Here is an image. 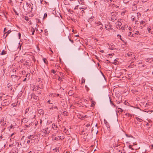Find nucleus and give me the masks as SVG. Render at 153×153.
<instances>
[{
  "instance_id": "nucleus-1",
  "label": "nucleus",
  "mask_w": 153,
  "mask_h": 153,
  "mask_svg": "<svg viewBox=\"0 0 153 153\" xmlns=\"http://www.w3.org/2000/svg\"><path fill=\"white\" fill-rule=\"evenodd\" d=\"M23 4V8L25 11L29 12L30 11V7L31 5H33V4L32 3L29 4L27 2L25 4Z\"/></svg>"
},
{
  "instance_id": "nucleus-2",
  "label": "nucleus",
  "mask_w": 153,
  "mask_h": 153,
  "mask_svg": "<svg viewBox=\"0 0 153 153\" xmlns=\"http://www.w3.org/2000/svg\"><path fill=\"white\" fill-rule=\"evenodd\" d=\"M48 128L47 127L45 129H43L42 132H43L46 135H48L50 133V131L48 130Z\"/></svg>"
},
{
  "instance_id": "nucleus-3",
  "label": "nucleus",
  "mask_w": 153,
  "mask_h": 153,
  "mask_svg": "<svg viewBox=\"0 0 153 153\" xmlns=\"http://www.w3.org/2000/svg\"><path fill=\"white\" fill-rule=\"evenodd\" d=\"M11 77L12 78V81L13 82H15L16 81H17V77L16 76L11 75Z\"/></svg>"
},
{
  "instance_id": "nucleus-4",
  "label": "nucleus",
  "mask_w": 153,
  "mask_h": 153,
  "mask_svg": "<svg viewBox=\"0 0 153 153\" xmlns=\"http://www.w3.org/2000/svg\"><path fill=\"white\" fill-rule=\"evenodd\" d=\"M117 19V18L115 17V15L113 14L111 17V20L112 21L114 22Z\"/></svg>"
},
{
  "instance_id": "nucleus-5",
  "label": "nucleus",
  "mask_w": 153,
  "mask_h": 153,
  "mask_svg": "<svg viewBox=\"0 0 153 153\" xmlns=\"http://www.w3.org/2000/svg\"><path fill=\"white\" fill-rule=\"evenodd\" d=\"M16 123L13 122V123L11 124V125L10 126V128H14V127L16 126Z\"/></svg>"
},
{
  "instance_id": "nucleus-6",
  "label": "nucleus",
  "mask_w": 153,
  "mask_h": 153,
  "mask_svg": "<svg viewBox=\"0 0 153 153\" xmlns=\"http://www.w3.org/2000/svg\"><path fill=\"white\" fill-rule=\"evenodd\" d=\"M52 128L55 130H57V127L56 125H55V124H53L52 125Z\"/></svg>"
},
{
  "instance_id": "nucleus-7",
  "label": "nucleus",
  "mask_w": 153,
  "mask_h": 153,
  "mask_svg": "<svg viewBox=\"0 0 153 153\" xmlns=\"http://www.w3.org/2000/svg\"><path fill=\"white\" fill-rule=\"evenodd\" d=\"M28 121V119H27L25 118H24L22 119V122H24L25 123H26Z\"/></svg>"
},
{
  "instance_id": "nucleus-8",
  "label": "nucleus",
  "mask_w": 153,
  "mask_h": 153,
  "mask_svg": "<svg viewBox=\"0 0 153 153\" xmlns=\"http://www.w3.org/2000/svg\"><path fill=\"white\" fill-rule=\"evenodd\" d=\"M10 30H8L6 32H5L4 34V36L5 37H6L7 35L9 34L10 33Z\"/></svg>"
},
{
  "instance_id": "nucleus-9",
  "label": "nucleus",
  "mask_w": 153,
  "mask_h": 153,
  "mask_svg": "<svg viewBox=\"0 0 153 153\" xmlns=\"http://www.w3.org/2000/svg\"><path fill=\"white\" fill-rule=\"evenodd\" d=\"M109 49L110 50H113L114 49V46L111 45H109Z\"/></svg>"
},
{
  "instance_id": "nucleus-10",
  "label": "nucleus",
  "mask_w": 153,
  "mask_h": 153,
  "mask_svg": "<svg viewBox=\"0 0 153 153\" xmlns=\"http://www.w3.org/2000/svg\"><path fill=\"white\" fill-rule=\"evenodd\" d=\"M34 136L33 135H31L27 137L28 139L32 140L34 138Z\"/></svg>"
},
{
  "instance_id": "nucleus-11",
  "label": "nucleus",
  "mask_w": 153,
  "mask_h": 153,
  "mask_svg": "<svg viewBox=\"0 0 153 153\" xmlns=\"http://www.w3.org/2000/svg\"><path fill=\"white\" fill-rule=\"evenodd\" d=\"M128 36H132L133 37H134L135 36L134 34H132V33L131 32H128Z\"/></svg>"
},
{
  "instance_id": "nucleus-12",
  "label": "nucleus",
  "mask_w": 153,
  "mask_h": 153,
  "mask_svg": "<svg viewBox=\"0 0 153 153\" xmlns=\"http://www.w3.org/2000/svg\"><path fill=\"white\" fill-rule=\"evenodd\" d=\"M79 3L81 4H83L84 3V1L83 0H78Z\"/></svg>"
},
{
  "instance_id": "nucleus-13",
  "label": "nucleus",
  "mask_w": 153,
  "mask_h": 153,
  "mask_svg": "<svg viewBox=\"0 0 153 153\" xmlns=\"http://www.w3.org/2000/svg\"><path fill=\"white\" fill-rule=\"evenodd\" d=\"M94 4L97 7V6H99L100 4L99 3L97 2V1H95L94 2Z\"/></svg>"
},
{
  "instance_id": "nucleus-14",
  "label": "nucleus",
  "mask_w": 153,
  "mask_h": 153,
  "mask_svg": "<svg viewBox=\"0 0 153 153\" xmlns=\"http://www.w3.org/2000/svg\"><path fill=\"white\" fill-rule=\"evenodd\" d=\"M136 118L137 119V121H139V122H142L143 121L142 119L138 117H136Z\"/></svg>"
},
{
  "instance_id": "nucleus-15",
  "label": "nucleus",
  "mask_w": 153,
  "mask_h": 153,
  "mask_svg": "<svg viewBox=\"0 0 153 153\" xmlns=\"http://www.w3.org/2000/svg\"><path fill=\"white\" fill-rule=\"evenodd\" d=\"M118 60V59H116L115 60H114V62H113V64L115 65H117V61Z\"/></svg>"
},
{
  "instance_id": "nucleus-16",
  "label": "nucleus",
  "mask_w": 153,
  "mask_h": 153,
  "mask_svg": "<svg viewBox=\"0 0 153 153\" xmlns=\"http://www.w3.org/2000/svg\"><path fill=\"white\" fill-rule=\"evenodd\" d=\"M146 21L145 20H142V21L140 22V25H143L145 24L146 23Z\"/></svg>"
},
{
  "instance_id": "nucleus-17",
  "label": "nucleus",
  "mask_w": 153,
  "mask_h": 153,
  "mask_svg": "<svg viewBox=\"0 0 153 153\" xmlns=\"http://www.w3.org/2000/svg\"><path fill=\"white\" fill-rule=\"evenodd\" d=\"M110 103L111 105H113L114 106V107H116L117 108V106L115 105L114 104V103H113L111 101V100L110 99Z\"/></svg>"
},
{
  "instance_id": "nucleus-18",
  "label": "nucleus",
  "mask_w": 153,
  "mask_h": 153,
  "mask_svg": "<svg viewBox=\"0 0 153 153\" xmlns=\"http://www.w3.org/2000/svg\"><path fill=\"white\" fill-rule=\"evenodd\" d=\"M97 26L98 27V28H99L100 30H102L103 29L102 27L103 26V25H97Z\"/></svg>"
},
{
  "instance_id": "nucleus-19",
  "label": "nucleus",
  "mask_w": 153,
  "mask_h": 153,
  "mask_svg": "<svg viewBox=\"0 0 153 153\" xmlns=\"http://www.w3.org/2000/svg\"><path fill=\"white\" fill-rule=\"evenodd\" d=\"M24 19H25L27 21H28L29 19V18L28 17L26 16H25L24 17Z\"/></svg>"
},
{
  "instance_id": "nucleus-20",
  "label": "nucleus",
  "mask_w": 153,
  "mask_h": 153,
  "mask_svg": "<svg viewBox=\"0 0 153 153\" xmlns=\"http://www.w3.org/2000/svg\"><path fill=\"white\" fill-rule=\"evenodd\" d=\"M6 54V51L4 50H3L1 53V55H3Z\"/></svg>"
},
{
  "instance_id": "nucleus-21",
  "label": "nucleus",
  "mask_w": 153,
  "mask_h": 153,
  "mask_svg": "<svg viewBox=\"0 0 153 153\" xmlns=\"http://www.w3.org/2000/svg\"><path fill=\"white\" fill-rule=\"evenodd\" d=\"M96 23L98 24V25H102V24L101 22L100 21H99V22H97V23L96 22Z\"/></svg>"
},
{
  "instance_id": "nucleus-22",
  "label": "nucleus",
  "mask_w": 153,
  "mask_h": 153,
  "mask_svg": "<svg viewBox=\"0 0 153 153\" xmlns=\"http://www.w3.org/2000/svg\"><path fill=\"white\" fill-rule=\"evenodd\" d=\"M32 123H30L29 125H25V127H24V128H27L28 127L30 126V125H32Z\"/></svg>"
},
{
  "instance_id": "nucleus-23",
  "label": "nucleus",
  "mask_w": 153,
  "mask_h": 153,
  "mask_svg": "<svg viewBox=\"0 0 153 153\" xmlns=\"http://www.w3.org/2000/svg\"><path fill=\"white\" fill-rule=\"evenodd\" d=\"M43 60L44 61V62L45 63L47 64L48 63L47 60H46V59L45 58H43Z\"/></svg>"
},
{
  "instance_id": "nucleus-24",
  "label": "nucleus",
  "mask_w": 153,
  "mask_h": 153,
  "mask_svg": "<svg viewBox=\"0 0 153 153\" xmlns=\"http://www.w3.org/2000/svg\"><path fill=\"white\" fill-rule=\"evenodd\" d=\"M123 111V110L121 108H118V112H122Z\"/></svg>"
},
{
  "instance_id": "nucleus-25",
  "label": "nucleus",
  "mask_w": 153,
  "mask_h": 153,
  "mask_svg": "<svg viewBox=\"0 0 153 153\" xmlns=\"http://www.w3.org/2000/svg\"><path fill=\"white\" fill-rule=\"evenodd\" d=\"M104 122L106 125V126H107L108 125V123L105 120H104Z\"/></svg>"
},
{
  "instance_id": "nucleus-26",
  "label": "nucleus",
  "mask_w": 153,
  "mask_h": 153,
  "mask_svg": "<svg viewBox=\"0 0 153 153\" xmlns=\"http://www.w3.org/2000/svg\"><path fill=\"white\" fill-rule=\"evenodd\" d=\"M145 24L143 25H140V26L139 27L140 28V29H142L143 28V27L145 26Z\"/></svg>"
},
{
  "instance_id": "nucleus-27",
  "label": "nucleus",
  "mask_w": 153,
  "mask_h": 153,
  "mask_svg": "<svg viewBox=\"0 0 153 153\" xmlns=\"http://www.w3.org/2000/svg\"><path fill=\"white\" fill-rule=\"evenodd\" d=\"M127 55L128 56H130L132 55V53H131V52H130V53L129 52V53H127Z\"/></svg>"
},
{
  "instance_id": "nucleus-28",
  "label": "nucleus",
  "mask_w": 153,
  "mask_h": 153,
  "mask_svg": "<svg viewBox=\"0 0 153 153\" xmlns=\"http://www.w3.org/2000/svg\"><path fill=\"white\" fill-rule=\"evenodd\" d=\"M81 117L83 118H87L88 117V116L87 115H82Z\"/></svg>"
},
{
  "instance_id": "nucleus-29",
  "label": "nucleus",
  "mask_w": 153,
  "mask_h": 153,
  "mask_svg": "<svg viewBox=\"0 0 153 153\" xmlns=\"http://www.w3.org/2000/svg\"><path fill=\"white\" fill-rule=\"evenodd\" d=\"M47 16V14L46 13H45L44 14L43 19H45Z\"/></svg>"
},
{
  "instance_id": "nucleus-30",
  "label": "nucleus",
  "mask_w": 153,
  "mask_h": 153,
  "mask_svg": "<svg viewBox=\"0 0 153 153\" xmlns=\"http://www.w3.org/2000/svg\"><path fill=\"white\" fill-rule=\"evenodd\" d=\"M133 6V8L134 7V10H137V7H136V4H134Z\"/></svg>"
},
{
  "instance_id": "nucleus-31",
  "label": "nucleus",
  "mask_w": 153,
  "mask_h": 153,
  "mask_svg": "<svg viewBox=\"0 0 153 153\" xmlns=\"http://www.w3.org/2000/svg\"><path fill=\"white\" fill-rule=\"evenodd\" d=\"M85 88H86V89L87 91H89V88L86 85H85Z\"/></svg>"
},
{
  "instance_id": "nucleus-32",
  "label": "nucleus",
  "mask_w": 153,
  "mask_h": 153,
  "mask_svg": "<svg viewBox=\"0 0 153 153\" xmlns=\"http://www.w3.org/2000/svg\"><path fill=\"white\" fill-rule=\"evenodd\" d=\"M94 17H91V18H89V20L90 21H93L94 19Z\"/></svg>"
},
{
  "instance_id": "nucleus-33",
  "label": "nucleus",
  "mask_w": 153,
  "mask_h": 153,
  "mask_svg": "<svg viewBox=\"0 0 153 153\" xmlns=\"http://www.w3.org/2000/svg\"><path fill=\"white\" fill-rule=\"evenodd\" d=\"M63 114L64 116H67V113L66 111L63 112Z\"/></svg>"
},
{
  "instance_id": "nucleus-34",
  "label": "nucleus",
  "mask_w": 153,
  "mask_h": 153,
  "mask_svg": "<svg viewBox=\"0 0 153 153\" xmlns=\"http://www.w3.org/2000/svg\"><path fill=\"white\" fill-rule=\"evenodd\" d=\"M73 92L72 91H70L69 92L68 94H70V95H72V94H73Z\"/></svg>"
},
{
  "instance_id": "nucleus-35",
  "label": "nucleus",
  "mask_w": 153,
  "mask_h": 153,
  "mask_svg": "<svg viewBox=\"0 0 153 153\" xmlns=\"http://www.w3.org/2000/svg\"><path fill=\"white\" fill-rule=\"evenodd\" d=\"M58 80L60 81H62V78L59 77L58 79Z\"/></svg>"
},
{
  "instance_id": "nucleus-36",
  "label": "nucleus",
  "mask_w": 153,
  "mask_h": 153,
  "mask_svg": "<svg viewBox=\"0 0 153 153\" xmlns=\"http://www.w3.org/2000/svg\"><path fill=\"white\" fill-rule=\"evenodd\" d=\"M53 109H56L57 110H58L57 107L56 106H53Z\"/></svg>"
},
{
  "instance_id": "nucleus-37",
  "label": "nucleus",
  "mask_w": 153,
  "mask_h": 153,
  "mask_svg": "<svg viewBox=\"0 0 153 153\" xmlns=\"http://www.w3.org/2000/svg\"><path fill=\"white\" fill-rule=\"evenodd\" d=\"M68 38L70 41L72 43H74V41L73 40H72L69 37V36H68Z\"/></svg>"
},
{
  "instance_id": "nucleus-38",
  "label": "nucleus",
  "mask_w": 153,
  "mask_h": 153,
  "mask_svg": "<svg viewBox=\"0 0 153 153\" xmlns=\"http://www.w3.org/2000/svg\"><path fill=\"white\" fill-rule=\"evenodd\" d=\"M33 5H31V6H30V11H32V10L33 9Z\"/></svg>"
},
{
  "instance_id": "nucleus-39",
  "label": "nucleus",
  "mask_w": 153,
  "mask_h": 153,
  "mask_svg": "<svg viewBox=\"0 0 153 153\" xmlns=\"http://www.w3.org/2000/svg\"><path fill=\"white\" fill-rule=\"evenodd\" d=\"M31 30L32 31V35H33L35 32V30L34 29H32Z\"/></svg>"
},
{
  "instance_id": "nucleus-40",
  "label": "nucleus",
  "mask_w": 153,
  "mask_h": 153,
  "mask_svg": "<svg viewBox=\"0 0 153 153\" xmlns=\"http://www.w3.org/2000/svg\"><path fill=\"white\" fill-rule=\"evenodd\" d=\"M135 124L137 125V126H140V123L138 122H135Z\"/></svg>"
},
{
  "instance_id": "nucleus-41",
  "label": "nucleus",
  "mask_w": 153,
  "mask_h": 153,
  "mask_svg": "<svg viewBox=\"0 0 153 153\" xmlns=\"http://www.w3.org/2000/svg\"><path fill=\"white\" fill-rule=\"evenodd\" d=\"M87 8V7H82V10H85Z\"/></svg>"
},
{
  "instance_id": "nucleus-42",
  "label": "nucleus",
  "mask_w": 153,
  "mask_h": 153,
  "mask_svg": "<svg viewBox=\"0 0 153 153\" xmlns=\"http://www.w3.org/2000/svg\"><path fill=\"white\" fill-rule=\"evenodd\" d=\"M16 104L15 103H13L11 104L12 106L13 107H14L16 106Z\"/></svg>"
},
{
  "instance_id": "nucleus-43",
  "label": "nucleus",
  "mask_w": 153,
  "mask_h": 153,
  "mask_svg": "<svg viewBox=\"0 0 153 153\" xmlns=\"http://www.w3.org/2000/svg\"><path fill=\"white\" fill-rule=\"evenodd\" d=\"M60 75L62 77L63 76H64V74L62 73H60Z\"/></svg>"
},
{
  "instance_id": "nucleus-44",
  "label": "nucleus",
  "mask_w": 153,
  "mask_h": 153,
  "mask_svg": "<svg viewBox=\"0 0 153 153\" xmlns=\"http://www.w3.org/2000/svg\"><path fill=\"white\" fill-rule=\"evenodd\" d=\"M139 33L138 31H136L135 32V34L134 35H138Z\"/></svg>"
},
{
  "instance_id": "nucleus-45",
  "label": "nucleus",
  "mask_w": 153,
  "mask_h": 153,
  "mask_svg": "<svg viewBox=\"0 0 153 153\" xmlns=\"http://www.w3.org/2000/svg\"><path fill=\"white\" fill-rule=\"evenodd\" d=\"M61 96H62V95L59 94H56L57 97L59 96L60 98L62 97Z\"/></svg>"
},
{
  "instance_id": "nucleus-46",
  "label": "nucleus",
  "mask_w": 153,
  "mask_h": 153,
  "mask_svg": "<svg viewBox=\"0 0 153 153\" xmlns=\"http://www.w3.org/2000/svg\"><path fill=\"white\" fill-rule=\"evenodd\" d=\"M78 6H79L78 5H77L74 8V10H76V9H77L78 8Z\"/></svg>"
},
{
  "instance_id": "nucleus-47",
  "label": "nucleus",
  "mask_w": 153,
  "mask_h": 153,
  "mask_svg": "<svg viewBox=\"0 0 153 153\" xmlns=\"http://www.w3.org/2000/svg\"><path fill=\"white\" fill-rule=\"evenodd\" d=\"M18 36H19V39H20V37H21V33H18Z\"/></svg>"
},
{
  "instance_id": "nucleus-48",
  "label": "nucleus",
  "mask_w": 153,
  "mask_h": 153,
  "mask_svg": "<svg viewBox=\"0 0 153 153\" xmlns=\"http://www.w3.org/2000/svg\"><path fill=\"white\" fill-rule=\"evenodd\" d=\"M84 10H82L81 11V12L82 13V14H83V13H85V11H84Z\"/></svg>"
},
{
  "instance_id": "nucleus-49",
  "label": "nucleus",
  "mask_w": 153,
  "mask_h": 153,
  "mask_svg": "<svg viewBox=\"0 0 153 153\" xmlns=\"http://www.w3.org/2000/svg\"><path fill=\"white\" fill-rule=\"evenodd\" d=\"M16 133H13L11 135V136H10V137H13V135H14V134H15Z\"/></svg>"
},
{
  "instance_id": "nucleus-50",
  "label": "nucleus",
  "mask_w": 153,
  "mask_h": 153,
  "mask_svg": "<svg viewBox=\"0 0 153 153\" xmlns=\"http://www.w3.org/2000/svg\"><path fill=\"white\" fill-rule=\"evenodd\" d=\"M10 5L13 6V4L12 3V1L11 0H10Z\"/></svg>"
},
{
  "instance_id": "nucleus-51",
  "label": "nucleus",
  "mask_w": 153,
  "mask_h": 153,
  "mask_svg": "<svg viewBox=\"0 0 153 153\" xmlns=\"http://www.w3.org/2000/svg\"><path fill=\"white\" fill-rule=\"evenodd\" d=\"M52 73L53 74H55V70H52Z\"/></svg>"
},
{
  "instance_id": "nucleus-52",
  "label": "nucleus",
  "mask_w": 153,
  "mask_h": 153,
  "mask_svg": "<svg viewBox=\"0 0 153 153\" xmlns=\"http://www.w3.org/2000/svg\"><path fill=\"white\" fill-rule=\"evenodd\" d=\"M30 140H27V143L28 144H30Z\"/></svg>"
},
{
  "instance_id": "nucleus-53",
  "label": "nucleus",
  "mask_w": 153,
  "mask_h": 153,
  "mask_svg": "<svg viewBox=\"0 0 153 153\" xmlns=\"http://www.w3.org/2000/svg\"><path fill=\"white\" fill-rule=\"evenodd\" d=\"M90 125H91V124H88L86 125V126L87 127H88L89 126H90Z\"/></svg>"
},
{
  "instance_id": "nucleus-54",
  "label": "nucleus",
  "mask_w": 153,
  "mask_h": 153,
  "mask_svg": "<svg viewBox=\"0 0 153 153\" xmlns=\"http://www.w3.org/2000/svg\"><path fill=\"white\" fill-rule=\"evenodd\" d=\"M34 123L35 126H36L37 125L38 122L37 121H36V122H35Z\"/></svg>"
},
{
  "instance_id": "nucleus-55",
  "label": "nucleus",
  "mask_w": 153,
  "mask_h": 153,
  "mask_svg": "<svg viewBox=\"0 0 153 153\" xmlns=\"http://www.w3.org/2000/svg\"><path fill=\"white\" fill-rule=\"evenodd\" d=\"M114 53H111V54H108V55H109V56H112L113 55H114Z\"/></svg>"
},
{
  "instance_id": "nucleus-56",
  "label": "nucleus",
  "mask_w": 153,
  "mask_h": 153,
  "mask_svg": "<svg viewBox=\"0 0 153 153\" xmlns=\"http://www.w3.org/2000/svg\"><path fill=\"white\" fill-rule=\"evenodd\" d=\"M132 145H130L128 146V147L130 149H131Z\"/></svg>"
},
{
  "instance_id": "nucleus-57",
  "label": "nucleus",
  "mask_w": 153,
  "mask_h": 153,
  "mask_svg": "<svg viewBox=\"0 0 153 153\" xmlns=\"http://www.w3.org/2000/svg\"><path fill=\"white\" fill-rule=\"evenodd\" d=\"M13 10L14 11V12H15L16 11L15 9V8L14 7H13Z\"/></svg>"
},
{
  "instance_id": "nucleus-58",
  "label": "nucleus",
  "mask_w": 153,
  "mask_h": 153,
  "mask_svg": "<svg viewBox=\"0 0 153 153\" xmlns=\"http://www.w3.org/2000/svg\"><path fill=\"white\" fill-rule=\"evenodd\" d=\"M151 28H149V27L148 28V31H149V32H149V31H150V30H151Z\"/></svg>"
},
{
  "instance_id": "nucleus-59",
  "label": "nucleus",
  "mask_w": 153,
  "mask_h": 153,
  "mask_svg": "<svg viewBox=\"0 0 153 153\" xmlns=\"http://www.w3.org/2000/svg\"><path fill=\"white\" fill-rule=\"evenodd\" d=\"M34 97V99H37V98L38 97H37V96H35L34 97Z\"/></svg>"
},
{
  "instance_id": "nucleus-60",
  "label": "nucleus",
  "mask_w": 153,
  "mask_h": 153,
  "mask_svg": "<svg viewBox=\"0 0 153 153\" xmlns=\"http://www.w3.org/2000/svg\"><path fill=\"white\" fill-rule=\"evenodd\" d=\"M106 61L108 63H110V61L108 60H107Z\"/></svg>"
},
{
  "instance_id": "nucleus-61",
  "label": "nucleus",
  "mask_w": 153,
  "mask_h": 153,
  "mask_svg": "<svg viewBox=\"0 0 153 153\" xmlns=\"http://www.w3.org/2000/svg\"><path fill=\"white\" fill-rule=\"evenodd\" d=\"M94 105V104L92 103L91 105V107H92Z\"/></svg>"
},
{
  "instance_id": "nucleus-62",
  "label": "nucleus",
  "mask_w": 153,
  "mask_h": 153,
  "mask_svg": "<svg viewBox=\"0 0 153 153\" xmlns=\"http://www.w3.org/2000/svg\"><path fill=\"white\" fill-rule=\"evenodd\" d=\"M26 79H26V78H25V79H24V80H23V81L24 82H25V81H26Z\"/></svg>"
},
{
  "instance_id": "nucleus-63",
  "label": "nucleus",
  "mask_w": 153,
  "mask_h": 153,
  "mask_svg": "<svg viewBox=\"0 0 153 153\" xmlns=\"http://www.w3.org/2000/svg\"><path fill=\"white\" fill-rule=\"evenodd\" d=\"M50 102H51V100H49L48 101V102L49 104H50Z\"/></svg>"
},
{
  "instance_id": "nucleus-64",
  "label": "nucleus",
  "mask_w": 153,
  "mask_h": 153,
  "mask_svg": "<svg viewBox=\"0 0 153 153\" xmlns=\"http://www.w3.org/2000/svg\"><path fill=\"white\" fill-rule=\"evenodd\" d=\"M151 146L152 147L151 148V149H153V145H152Z\"/></svg>"
}]
</instances>
